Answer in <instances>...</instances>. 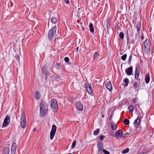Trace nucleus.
<instances>
[{"instance_id":"nucleus-1","label":"nucleus","mask_w":154,"mask_h":154,"mask_svg":"<svg viewBox=\"0 0 154 154\" xmlns=\"http://www.w3.org/2000/svg\"><path fill=\"white\" fill-rule=\"evenodd\" d=\"M48 110V106L46 103L42 102L40 105V116L41 117H44Z\"/></svg>"},{"instance_id":"nucleus-2","label":"nucleus","mask_w":154,"mask_h":154,"mask_svg":"<svg viewBox=\"0 0 154 154\" xmlns=\"http://www.w3.org/2000/svg\"><path fill=\"white\" fill-rule=\"evenodd\" d=\"M57 27H53L49 31L48 33V38L50 40H52L56 35Z\"/></svg>"},{"instance_id":"nucleus-3","label":"nucleus","mask_w":154,"mask_h":154,"mask_svg":"<svg viewBox=\"0 0 154 154\" xmlns=\"http://www.w3.org/2000/svg\"><path fill=\"white\" fill-rule=\"evenodd\" d=\"M20 124L22 128H24L26 125V119L25 115L23 112H21L20 117Z\"/></svg>"},{"instance_id":"nucleus-4","label":"nucleus","mask_w":154,"mask_h":154,"mask_svg":"<svg viewBox=\"0 0 154 154\" xmlns=\"http://www.w3.org/2000/svg\"><path fill=\"white\" fill-rule=\"evenodd\" d=\"M51 109L54 112H56L58 109V106L57 100L55 99H51Z\"/></svg>"},{"instance_id":"nucleus-5","label":"nucleus","mask_w":154,"mask_h":154,"mask_svg":"<svg viewBox=\"0 0 154 154\" xmlns=\"http://www.w3.org/2000/svg\"><path fill=\"white\" fill-rule=\"evenodd\" d=\"M57 128V127L54 124L52 125V129L50 133V138L51 140L54 138L56 132Z\"/></svg>"},{"instance_id":"nucleus-6","label":"nucleus","mask_w":154,"mask_h":154,"mask_svg":"<svg viewBox=\"0 0 154 154\" xmlns=\"http://www.w3.org/2000/svg\"><path fill=\"white\" fill-rule=\"evenodd\" d=\"M140 72V66L139 64H137L135 69V78L136 80L138 79Z\"/></svg>"},{"instance_id":"nucleus-7","label":"nucleus","mask_w":154,"mask_h":154,"mask_svg":"<svg viewBox=\"0 0 154 154\" xmlns=\"http://www.w3.org/2000/svg\"><path fill=\"white\" fill-rule=\"evenodd\" d=\"M10 117L8 115H7L4 120L3 123L2 124V127L3 126L6 127L8 124L10 122Z\"/></svg>"},{"instance_id":"nucleus-8","label":"nucleus","mask_w":154,"mask_h":154,"mask_svg":"<svg viewBox=\"0 0 154 154\" xmlns=\"http://www.w3.org/2000/svg\"><path fill=\"white\" fill-rule=\"evenodd\" d=\"M75 105L77 109L79 111H82L83 109L82 104L80 101L77 102L75 103Z\"/></svg>"},{"instance_id":"nucleus-9","label":"nucleus","mask_w":154,"mask_h":154,"mask_svg":"<svg viewBox=\"0 0 154 154\" xmlns=\"http://www.w3.org/2000/svg\"><path fill=\"white\" fill-rule=\"evenodd\" d=\"M85 88L87 92L89 94H90L92 92V89L90 84H86L85 85Z\"/></svg>"},{"instance_id":"nucleus-10","label":"nucleus","mask_w":154,"mask_h":154,"mask_svg":"<svg viewBox=\"0 0 154 154\" xmlns=\"http://www.w3.org/2000/svg\"><path fill=\"white\" fill-rule=\"evenodd\" d=\"M123 133L122 130H117L115 135V137H117V138L119 137H122Z\"/></svg>"},{"instance_id":"nucleus-11","label":"nucleus","mask_w":154,"mask_h":154,"mask_svg":"<svg viewBox=\"0 0 154 154\" xmlns=\"http://www.w3.org/2000/svg\"><path fill=\"white\" fill-rule=\"evenodd\" d=\"M17 145L15 143H13L11 146V154H15V152L16 149Z\"/></svg>"},{"instance_id":"nucleus-12","label":"nucleus","mask_w":154,"mask_h":154,"mask_svg":"<svg viewBox=\"0 0 154 154\" xmlns=\"http://www.w3.org/2000/svg\"><path fill=\"white\" fill-rule=\"evenodd\" d=\"M140 122V119L139 116H138L137 119L134 121V127L137 128H138Z\"/></svg>"},{"instance_id":"nucleus-13","label":"nucleus","mask_w":154,"mask_h":154,"mask_svg":"<svg viewBox=\"0 0 154 154\" xmlns=\"http://www.w3.org/2000/svg\"><path fill=\"white\" fill-rule=\"evenodd\" d=\"M97 147L98 151L99 152L102 151V150L103 149V143L101 142H99L97 143Z\"/></svg>"},{"instance_id":"nucleus-14","label":"nucleus","mask_w":154,"mask_h":154,"mask_svg":"<svg viewBox=\"0 0 154 154\" xmlns=\"http://www.w3.org/2000/svg\"><path fill=\"white\" fill-rule=\"evenodd\" d=\"M105 86L109 90L112 91V87L110 82H107L105 84Z\"/></svg>"},{"instance_id":"nucleus-15","label":"nucleus","mask_w":154,"mask_h":154,"mask_svg":"<svg viewBox=\"0 0 154 154\" xmlns=\"http://www.w3.org/2000/svg\"><path fill=\"white\" fill-rule=\"evenodd\" d=\"M144 45L145 48H146L147 49H149L150 48V44L149 43V40L147 38L145 40Z\"/></svg>"},{"instance_id":"nucleus-16","label":"nucleus","mask_w":154,"mask_h":154,"mask_svg":"<svg viewBox=\"0 0 154 154\" xmlns=\"http://www.w3.org/2000/svg\"><path fill=\"white\" fill-rule=\"evenodd\" d=\"M126 72L128 75H131L133 72V67L131 66L126 70Z\"/></svg>"},{"instance_id":"nucleus-17","label":"nucleus","mask_w":154,"mask_h":154,"mask_svg":"<svg viewBox=\"0 0 154 154\" xmlns=\"http://www.w3.org/2000/svg\"><path fill=\"white\" fill-rule=\"evenodd\" d=\"M9 151L8 147H5L3 149L2 154H9Z\"/></svg>"},{"instance_id":"nucleus-18","label":"nucleus","mask_w":154,"mask_h":154,"mask_svg":"<svg viewBox=\"0 0 154 154\" xmlns=\"http://www.w3.org/2000/svg\"><path fill=\"white\" fill-rule=\"evenodd\" d=\"M141 28V23L140 21H138L136 25V28L137 31L139 32L140 31Z\"/></svg>"},{"instance_id":"nucleus-19","label":"nucleus","mask_w":154,"mask_h":154,"mask_svg":"<svg viewBox=\"0 0 154 154\" xmlns=\"http://www.w3.org/2000/svg\"><path fill=\"white\" fill-rule=\"evenodd\" d=\"M145 80L146 84H148L150 80V76L149 73H147L146 75Z\"/></svg>"},{"instance_id":"nucleus-20","label":"nucleus","mask_w":154,"mask_h":154,"mask_svg":"<svg viewBox=\"0 0 154 154\" xmlns=\"http://www.w3.org/2000/svg\"><path fill=\"white\" fill-rule=\"evenodd\" d=\"M99 54L97 52H96L94 55V59L95 60H97L99 57Z\"/></svg>"},{"instance_id":"nucleus-21","label":"nucleus","mask_w":154,"mask_h":154,"mask_svg":"<svg viewBox=\"0 0 154 154\" xmlns=\"http://www.w3.org/2000/svg\"><path fill=\"white\" fill-rule=\"evenodd\" d=\"M89 27L91 32L93 33L94 30L93 24L92 23H90L89 24Z\"/></svg>"},{"instance_id":"nucleus-22","label":"nucleus","mask_w":154,"mask_h":154,"mask_svg":"<svg viewBox=\"0 0 154 154\" xmlns=\"http://www.w3.org/2000/svg\"><path fill=\"white\" fill-rule=\"evenodd\" d=\"M36 95L35 96V98L37 100H38L40 99V96L39 95V93L38 91H36L35 92Z\"/></svg>"},{"instance_id":"nucleus-23","label":"nucleus","mask_w":154,"mask_h":154,"mask_svg":"<svg viewBox=\"0 0 154 154\" xmlns=\"http://www.w3.org/2000/svg\"><path fill=\"white\" fill-rule=\"evenodd\" d=\"M51 21L52 23H55L57 22V19L56 17H52L51 18Z\"/></svg>"},{"instance_id":"nucleus-24","label":"nucleus","mask_w":154,"mask_h":154,"mask_svg":"<svg viewBox=\"0 0 154 154\" xmlns=\"http://www.w3.org/2000/svg\"><path fill=\"white\" fill-rule=\"evenodd\" d=\"M83 11L80 9H79L78 12V14L79 15V16L82 17L83 16Z\"/></svg>"},{"instance_id":"nucleus-25","label":"nucleus","mask_w":154,"mask_h":154,"mask_svg":"<svg viewBox=\"0 0 154 154\" xmlns=\"http://www.w3.org/2000/svg\"><path fill=\"white\" fill-rule=\"evenodd\" d=\"M111 127L113 130H115L117 129V127L115 123H112L111 124Z\"/></svg>"},{"instance_id":"nucleus-26","label":"nucleus","mask_w":154,"mask_h":154,"mask_svg":"<svg viewBox=\"0 0 154 154\" xmlns=\"http://www.w3.org/2000/svg\"><path fill=\"white\" fill-rule=\"evenodd\" d=\"M123 122L126 125H128L129 124V121L127 119H125L123 121Z\"/></svg>"},{"instance_id":"nucleus-27","label":"nucleus","mask_w":154,"mask_h":154,"mask_svg":"<svg viewBox=\"0 0 154 154\" xmlns=\"http://www.w3.org/2000/svg\"><path fill=\"white\" fill-rule=\"evenodd\" d=\"M128 109L131 112H133L134 110L133 106L132 105H130L128 106Z\"/></svg>"},{"instance_id":"nucleus-28","label":"nucleus","mask_w":154,"mask_h":154,"mask_svg":"<svg viewBox=\"0 0 154 154\" xmlns=\"http://www.w3.org/2000/svg\"><path fill=\"white\" fill-rule=\"evenodd\" d=\"M124 82H125V86H127L129 82L128 79L126 78L124 80Z\"/></svg>"},{"instance_id":"nucleus-29","label":"nucleus","mask_w":154,"mask_h":154,"mask_svg":"<svg viewBox=\"0 0 154 154\" xmlns=\"http://www.w3.org/2000/svg\"><path fill=\"white\" fill-rule=\"evenodd\" d=\"M42 71L44 72L45 75H47L48 74V72H47L45 67H43L42 68Z\"/></svg>"},{"instance_id":"nucleus-30","label":"nucleus","mask_w":154,"mask_h":154,"mask_svg":"<svg viewBox=\"0 0 154 154\" xmlns=\"http://www.w3.org/2000/svg\"><path fill=\"white\" fill-rule=\"evenodd\" d=\"M100 130L99 129H97L96 131H94V135H97L99 132Z\"/></svg>"},{"instance_id":"nucleus-31","label":"nucleus","mask_w":154,"mask_h":154,"mask_svg":"<svg viewBox=\"0 0 154 154\" xmlns=\"http://www.w3.org/2000/svg\"><path fill=\"white\" fill-rule=\"evenodd\" d=\"M129 151V149L128 148H127L125 150H123L122 151V154H125L128 152Z\"/></svg>"},{"instance_id":"nucleus-32","label":"nucleus","mask_w":154,"mask_h":154,"mask_svg":"<svg viewBox=\"0 0 154 154\" xmlns=\"http://www.w3.org/2000/svg\"><path fill=\"white\" fill-rule=\"evenodd\" d=\"M119 36L121 39H123L124 37V33L122 32H120L119 33Z\"/></svg>"},{"instance_id":"nucleus-33","label":"nucleus","mask_w":154,"mask_h":154,"mask_svg":"<svg viewBox=\"0 0 154 154\" xmlns=\"http://www.w3.org/2000/svg\"><path fill=\"white\" fill-rule=\"evenodd\" d=\"M127 55L125 54L121 57V59L123 60H126Z\"/></svg>"},{"instance_id":"nucleus-34","label":"nucleus","mask_w":154,"mask_h":154,"mask_svg":"<svg viewBox=\"0 0 154 154\" xmlns=\"http://www.w3.org/2000/svg\"><path fill=\"white\" fill-rule=\"evenodd\" d=\"M76 143V140H74L73 142L71 147H72V149L74 148L75 146V144Z\"/></svg>"},{"instance_id":"nucleus-35","label":"nucleus","mask_w":154,"mask_h":154,"mask_svg":"<svg viewBox=\"0 0 154 154\" xmlns=\"http://www.w3.org/2000/svg\"><path fill=\"white\" fill-rule=\"evenodd\" d=\"M132 58V55L131 54L129 57L128 60V63L130 64L131 61V60Z\"/></svg>"},{"instance_id":"nucleus-36","label":"nucleus","mask_w":154,"mask_h":154,"mask_svg":"<svg viewBox=\"0 0 154 154\" xmlns=\"http://www.w3.org/2000/svg\"><path fill=\"white\" fill-rule=\"evenodd\" d=\"M103 151L105 154H110L109 152L104 149H103Z\"/></svg>"},{"instance_id":"nucleus-37","label":"nucleus","mask_w":154,"mask_h":154,"mask_svg":"<svg viewBox=\"0 0 154 154\" xmlns=\"http://www.w3.org/2000/svg\"><path fill=\"white\" fill-rule=\"evenodd\" d=\"M133 85L136 88H138V85L137 82H135L133 84Z\"/></svg>"},{"instance_id":"nucleus-38","label":"nucleus","mask_w":154,"mask_h":154,"mask_svg":"<svg viewBox=\"0 0 154 154\" xmlns=\"http://www.w3.org/2000/svg\"><path fill=\"white\" fill-rule=\"evenodd\" d=\"M15 59L16 60H18V61H19L20 60V57L19 56V55H16L15 57Z\"/></svg>"},{"instance_id":"nucleus-39","label":"nucleus","mask_w":154,"mask_h":154,"mask_svg":"<svg viewBox=\"0 0 154 154\" xmlns=\"http://www.w3.org/2000/svg\"><path fill=\"white\" fill-rule=\"evenodd\" d=\"M60 79V77L59 76H56L55 77V79L57 81H59Z\"/></svg>"},{"instance_id":"nucleus-40","label":"nucleus","mask_w":154,"mask_h":154,"mask_svg":"<svg viewBox=\"0 0 154 154\" xmlns=\"http://www.w3.org/2000/svg\"><path fill=\"white\" fill-rule=\"evenodd\" d=\"M64 60L65 62H68L69 61V58L68 57H66L64 58Z\"/></svg>"},{"instance_id":"nucleus-41","label":"nucleus","mask_w":154,"mask_h":154,"mask_svg":"<svg viewBox=\"0 0 154 154\" xmlns=\"http://www.w3.org/2000/svg\"><path fill=\"white\" fill-rule=\"evenodd\" d=\"M110 135H111V136H112V137H115V135L113 133V132H111L110 133Z\"/></svg>"},{"instance_id":"nucleus-42","label":"nucleus","mask_w":154,"mask_h":154,"mask_svg":"<svg viewBox=\"0 0 154 154\" xmlns=\"http://www.w3.org/2000/svg\"><path fill=\"white\" fill-rule=\"evenodd\" d=\"M104 138V137L103 135H101L100 136V140H103Z\"/></svg>"},{"instance_id":"nucleus-43","label":"nucleus","mask_w":154,"mask_h":154,"mask_svg":"<svg viewBox=\"0 0 154 154\" xmlns=\"http://www.w3.org/2000/svg\"><path fill=\"white\" fill-rule=\"evenodd\" d=\"M137 100V99L136 98H135L133 100V103H135L136 102Z\"/></svg>"},{"instance_id":"nucleus-44","label":"nucleus","mask_w":154,"mask_h":154,"mask_svg":"<svg viewBox=\"0 0 154 154\" xmlns=\"http://www.w3.org/2000/svg\"><path fill=\"white\" fill-rule=\"evenodd\" d=\"M127 44L128 45L129 44H130V42H129V38L128 37L127 38Z\"/></svg>"},{"instance_id":"nucleus-45","label":"nucleus","mask_w":154,"mask_h":154,"mask_svg":"<svg viewBox=\"0 0 154 154\" xmlns=\"http://www.w3.org/2000/svg\"><path fill=\"white\" fill-rule=\"evenodd\" d=\"M65 1L66 4H68L69 3V1L68 0H65Z\"/></svg>"},{"instance_id":"nucleus-46","label":"nucleus","mask_w":154,"mask_h":154,"mask_svg":"<svg viewBox=\"0 0 154 154\" xmlns=\"http://www.w3.org/2000/svg\"><path fill=\"white\" fill-rule=\"evenodd\" d=\"M56 65L58 67L60 66V64L59 63H57L56 64Z\"/></svg>"},{"instance_id":"nucleus-47","label":"nucleus","mask_w":154,"mask_h":154,"mask_svg":"<svg viewBox=\"0 0 154 154\" xmlns=\"http://www.w3.org/2000/svg\"><path fill=\"white\" fill-rule=\"evenodd\" d=\"M141 39L142 40H143L144 39V36L143 35H142L141 36Z\"/></svg>"},{"instance_id":"nucleus-48","label":"nucleus","mask_w":154,"mask_h":154,"mask_svg":"<svg viewBox=\"0 0 154 154\" xmlns=\"http://www.w3.org/2000/svg\"><path fill=\"white\" fill-rule=\"evenodd\" d=\"M138 154H144V152H140Z\"/></svg>"},{"instance_id":"nucleus-49","label":"nucleus","mask_w":154,"mask_h":154,"mask_svg":"<svg viewBox=\"0 0 154 154\" xmlns=\"http://www.w3.org/2000/svg\"><path fill=\"white\" fill-rule=\"evenodd\" d=\"M131 43H132V44H133L134 43V40H133V41H131Z\"/></svg>"},{"instance_id":"nucleus-50","label":"nucleus","mask_w":154,"mask_h":154,"mask_svg":"<svg viewBox=\"0 0 154 154\" xmlns=\"http://www.w3.org/2000/svg\"><path fill=\"white\" fill-rule=\"evenodd\" d=\"M101 117H102V118H103L104 117V115L102 114L101 115Z\"/></svg>"},{"instance_id":"nucleus-51","label":"nucleus","mask_w":154,"mask_h":154,"mask_svg":"<svg viewBox=\"0 0 154 154\" xmlns=\"http://www.w3.org/2000/svg\"><path fill=\"white\" fill-rule=\"evenodd\" d=\"M36 131V129L35 128H34L33 129V131L34 132L35 131Z\"/></svg>"},{"instance_id":"nucleus-52","label":"nucleus","mask_w":154,"mask_h":154,"mask_svg":"<svg viewBox=\"0 0 154 154\" xmlns=\"http://www.w3.org/2000/svg\"><path fill=\"white\" fill-rule=\"evenodd\" d=\"M108 20H107V23H108Z\"/></svg>"}]
</instances>
